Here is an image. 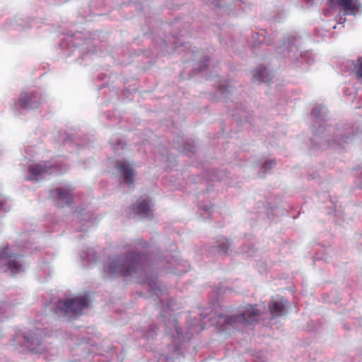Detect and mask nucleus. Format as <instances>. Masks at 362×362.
Wrapping results in <instances>:
<instances>
[{
	"instance_id": "obj_32",
	"label": "nucleus",
	"mask_w": 362,
	"mask_h": 362,
	"mask_svg": "<svg viewBox=\"0 0 362 362\" xmlns=\"http://www.w3.org/2000/svg\"><path fill=\"white\" fill-rule=\"evenodd\" d=\"M165 361H166V362H173L172 358L168 357V356L165 357Z\"/></svg>"
},
{
	"instance_id": "obj_31",
	"label": "nucleus",
	"mask_w": 362,
	"mask_h": 362,
	"mask_svg": "<svg viewBox=\"0 0 362 362\" xmlns=\"http://www.w3.org/2000/svg\"><path fill=\"white\" fill-rule=\"evenodd\" d=\"M337 28V24L334 23V25H329V27H327V28L329 29V28H332V29H335Z\"/></svg>"
},
{
	"instance_id": "obj_30",
	"label": "nucleus",
	"mask_w": 362,
	"mask_h": 362,
	"mask_svg": "<svg viewBox=\"0 0 362 362\" xmlns=\"http://www.w3.org/2000/svg\"><path fill=\"white\" fill-rule=\"evenodd\" d=\"M172 303H173L172 300H170L168 302V308L170 309V310H173V308H172V306H173Z\"/></svg>"
},
{
	"instance_id": "obj_17",
	"label": "nucleus",
	"mask_w": 362,
	"mask_h": 362,
	"mask_svg": "<svg viewBox=\"0 0 362 362\" xmlns=\"http://www.w3.org/2000/svg\"><path fill=\"white\" fill-rule=\"evenodd\" d=\"M349 65L353 67L351 74L362 81V55L358 57L356 62H348L347 66Z\"/></svg>"
},
{
	"instance_id": "obj_8",
	"label": "nucleus",
	"mask_w": 362,
	"mask_h": 362,
	"mask_svg": "<svg viewBox=\"0 0 362 362\" xmlns=\"http://www.w3.org/2000/svg\"><path fill=\"white\" fill-rule=\"evenodd\" d=\"M88 304L89 299L86 296L61 299L57 302L56 313L63 316L78 315Z\"/></svg>"
},
{
	"instance_id": "obj_12",
	"label": "nucleus",
	"mask_w": 362,
	"mask_h": 362,
	"mask_svg": "<svg viewBox=\"0 0 362 362\" xmlns=\"http://www.w3.org/2000/svg\"><path fill=\"white\" fill-rule=\"evenodd\" d=\"M133 211L143 218H150L153 214V203L147 197L140 198L133 204Z\"/></svg>"
},
{
	"instance_id": "obj_38",
	"label": "nucleus",
	"mask_w": 362,
	"mask_h": 362,
	"mask_svg": "<svg viewBox=\"0 0 362 362\" xmlns=\"http://www.w3.org/2000/svg\"><path fill=\"white\" fill-rule=\"evenodd\" d=\"M25 239V235H23L22 236V240H24Z\"/></svg>"
},
{
	"instance_id": "obj_33",
	"label": "nucleus",
	"mask_w": 362,
	"mask_h": 362,
	"mask_svg": "<svg viewBox=\"0 0 362 362\" xmlns=\"http://www.w3.org/2000/svg\"><path fill=\"white\" fill-rule=\"evenodd\" d=\"M76 51H78V50H77V49L74 47L73 49H71V52H70V53L66 54V53L65 52L64 54H66V55H69V54H71V53L75 52H76Z\"/></svg>"
},
{
	"instance_id": "obj_2",
	"label": "nucleus",
	"mask_w": 362,
	"mask_h": 362,
	"mask_svg": "<svg viewBox=\"0 0 362 362\" xmlns=\"http://www.w3.org/2000/svg\"><path fill=\"white\" fill-rule=\"evenodd\" d=\"M103 271L110 277H131L140 284H146L149 293L155 295L161 304L167 298L168 289L157 282V274L148 257L139 253L128 251L109 256L103 264Z\"/></svg>"
},
{
	"instance_id": "obj_15",
	"label": "nucleus",
	"mask_w": 362,
	"mask_h": 362,
	"mask_svg": "<svg viewBox=\"0 0 362 362\" xmlns=\"http://www.w3.org/2000/svg\"><path fill=\"white\" fill-rule=\"evenodd\" d=\"M288 301L284 298L271 300L269 308L272 317L284 315Z\"/></svg>"
},
{
	"instance_id": "obj_1",
	"label": "nucleus",
	"mask_w": 362,
	"mask_h": 362,
	"mask_svg": "<svg viewBox=\"0 0 362 362\" xmlns=\"http://www.w3.org/2000/svg\"><path fill=\"white\" fill-rule=\"evenodd\" d=\"M259 307L262 308L264 310H266L264 304L259 305ZM260 313L261 309L258 308L257 305H246L239 310L238 314L232 315L218 314L217 310L207 308L199 314L198 319L194 317L193 322L188 320L189 331L185 335H183L174 317L165 322V326L173 338L175 354L179 355L181 347L177 342L180 343L182 340L185 341V339L189 340V335L192 336L194 332L203 330L207 325H216L221 331H228L240 326L249 325L257 320Z\"/></svg>"
},
{
	"instance_id": "obj_28",
	"label": "nucleus",
	"mask_w": 362,
	"mask_h": 362,
	"mask_svg": "<svg viewBox=\"0 0 362 362\" xmlns=\"http://www.w3.org/2000/svg\"><path fill=\"white\" fill-rule=\"evenodd\" d=\"M70 42H72V38L68 37L61 45L62 49H64L66 45H69Z\"/></svg>"
},
{
	"instance_id": "obj_37",
	"label": "nucleus",
	"mask_w": 362,
	"mask_h": 362,
	"mask_svg": "<svg viewBox=\"0 0 362 362\" xmlns=\"http://www.w3.org/2000/svg\"><path fill=\"white\" fill-rule=\"evenodd\" d=\"M23 247L28 248V246L27 245V243H24L23 245Z\"/></svg>"
},
{
	"instance_id": "obj_21",
	"label": "nucleus",
	"mask_w": 362,
	"mask_h": 362,
	"mask_svg": "<svg viewBox=\"0 0 362 362\" xmlns=\"http://www.w3.org/2000/svg\"><path fill=\"white\" fill-rule=\"evenodd\" d=\"M343 91L349 100L352 101L356 98V91L352 86L344 87Z\"/></svg>"
},
{
	"instance_id": "obj_23",
	"label": "nucleus",
	"mask_w": 362,
	"mask_h": 362,
	"mask_svg": "<svg viewBox=\"0 0 362 362\" xmlns=\"http://www.w3.org/2000/svg\"><path fill=\"white\" fill-rule=\"evenodd\" d=\"M178 265H179L178 263L176 264V267H175V270L171 271V272H173L175 274H177V275H180L181 274L187 272L188 264L186 262L185 263V264H183L182 266V267L181 269H179Z\"/></svg>"
},
{
	"instance_id": "obj_4",
	"label": "nucleus",
	"mask_w": 362,
	"mask_h": 362,
	"mask_svg": "<svg viewBox=\"0 0 362 362\" xmlns=\"http://www.w3.org/2000/svg\"><path fill=\"white\" fill-rule=\"evenodd\" d=\"M69 169V165L62 158L52 159L49 161L30 163L28 166L26 180L38 181L54 173H62Z\"/></svg>"
},
{
	"instance_id": "obj_34",
	"label": "nucleus",
	"mask_w": 362,
	"mask_h": 362,
	"mask_svg": "<svg viewBox=\"0 0 362 362\" xmlns=\"http://www.w3.org/2000/svg\"><path fill=\"white\" fill-rule=\"evenodd\" d=\"M342 20H343V19H342V17H340V18H339V23H338V24H340V25H341V24H342V23L345 21V19H344V21H342Z\"/></svg>"
},
{
	"instance_id": "obj_36",
	"label": "nucleus",
	"mask_w": 362,
	"mask_h": 362,
	"mask_svg": "<svg viewBox=\"0 0 362 362\" xmlns=\"http://www.w3.org/2000/svg\"><path fill=\"white\" fill-rule=\"evenodd\" d=\"M168 315L167 311H165V313L163 315V317H165Z\"/></svg>"
},
{
	"instance_id": "obj_20",
	"label": "nucleus",
	"mask_w": 362,
	"mask_h": 362,
	"mask_svg": "<svg viewBox=\"0 0 362 362\" xmlns=\"http://www.w3.org/2000/svg\"><path fill=\"white\" fill-rule=\"evenodd\" d=\"M10 204L4 196L0 195V216L7 213L10 210Z\"/></svg>"
},
{
	"instance_id": "obj_35",
	"label": "nucleus",
	"mask_w": 362,
	"mask_h": 362,
	"mask_svg": "<svg viewBox=\"0 0 362 362\" xmlns=\"http://www.w3.org/2000/svg\"><path fill=\"white\" fill-rule=\"evenodd\" d=\"M30 235L32 236L31 238L34 239V238L37 235V234L36 233H33Z\"/></svg>"
},
{
	"instance_id": "obj_14",
	"label": "nucleus",
	"mask_w": 362,
	"mask_h": 362,
	"mask_svg": "<svg viewBox=\"0 0 362 362\" xmlns=\"http://www.w3.org/2000/svg\"><path fill=\"white\" fill-rule=\"evenodd\" d=\"M74 217L78 222V226L76 228L77 230H85L95 223L93 215L89 211H80L78 214H76Z\"/></svg>"
},
{
	"instance_id": "obj_3",
	"label": "nucleus",
	"mask_w": 362,
	"mask_h": 362,
	"mask_svg": "<svg viewBox=\"0 0 362 362\" xmlns=\"http://www.w3.org/2000/svg\"><path fill=\"white\" fill-rule=\"evenodd\" d=\"M314 119L313 134L312 142L320 148L325 149L330 146H342L351 139L350 131L348 129H334L329 127L326 128L325 123V107L322 105H316L312 110Z\"/></svg>"
},
{
	"instance_id": "obj_7",
	"label": "nucleus",
	"mask_w": 362,
	"mask_h": 362,
	"mask_svg": "<svg viewBox=\"0 0 362 362\" xmlns=\"http://www.w3.org/2000/svg\"><path fill=\"white\" fill-rule=\"evenodd\" d=\"M25 267L21 255L15 253L8 246L0 250V272L14 275L23 272Z\"/></svg>"
},
{
	"instance_id": "obj_18",
	"label": "nucleus",
	"mask_w": 362,
	"mask_h": 362,
	"mask_svg": "<svg viewBox=\"0 0 362 362\" xmlns=\"http://www.w3.org/2000/svg\"><path fill=\"white\" fill-rule=\"evenodd\" d=\"M230 245V244L228 240H227L225 238H221L217 242L216 247H217L218 252L222 253V254L227 253Z\"/></svg>"
},
{
	"instance_id": "obj_10",
	"label": "nucleus",
	"mask_w": 362,
	"mask_h": 362,
	"mask_svg": "<svg viewBox=\"0 0 362 362\" xmlns=\"http://www.w3.org/2000/svg\"><path fill=\"white\" fill-rule=\"evenodd\" d=\"M74 187L71 185H65L50 191L51 197L56 199L58 207L64 205L70 206L72 201V192Z\"/></svg>"
},
{
	"instance_id": "obj_11",
	"label": "nucleus",
	"mask_w": 362,
	"mask_h": 362,
	"mask_svg": "<svg viewBox=\"0 0 362 362\" xmlns=\"http://www.w3.org/2000/svg\"><path fill=\"white\" fill-rule=\"evenodd\" d=\"M115 168L123 182L131 185L134 182V171L131 164L126 160L115 162Z\"/></svg>"
},
{
	"instance_id": "obj_40",
	"label": "nucleus",
	"mask_w": 362,
	"mask_h": 362,
	"mask_svg": "<svg viewBox=\"0 0 362 362\" xmlns=\"http://www.w3.org/2000/svg\"><path fill=\"white\" fill-rule=\"evenodd\" d=\"M192 55H194V51H192Z\"/></svg>"
},
{
	"instance_id": "obj_27",
	"label": "nucleus",
	"mask_w": 362,
	"mask_h": 362,
	"mask_svg": "<svg viewBox=\"0 0 362 362\" xmlns=\"http://www.w3.org/2000/svg\"><path fill=\"white\" fill-rule=\"evenodd\" d=\"M226 176V173H223V172H217L215 175H214V177L218 180V181H221L223 180V177Z\"/></svg>"
},
{
	"instance_id": "obj_19",
	"label": "nucleus",
	"mask_w": 362,
	"mask_h": 362,
	"mask_svg": "<svg viewBox=\"0 0 362 362\" xmlns=\"http://www.w3.org/2000/svg\"><path fill=\"white\" fill-rule=\"evenodd\" d=\"M80 257L82 260L87 262L95 261L97 258L96 255L93 249L88 248L86 251L80 254Z\"/></svg>"
},
{
	"instance_id": "obj_16",
	"label": "nucleus",
	"mask_w": 362,
	"mask_h": 362,
	"mask_svg": "<svg viewBox=\"0 0 362 362\" xmlns=\"http://www.w3.org/2000/svg\"><path fill=\"white\" fill-rule=\"evenodd\" d=\"M272 79V74L264 66H259L252 71L254 82H269Z\"/></svg>"
},
{
	"instance_id": "obj_41",
	"label": "nucleus",
	"mask_w": 362,
	"mask_h": 362,
	"mask_svg": "<svg viewBox=\"0 0 362 362\" xmlns=\"http://www.w3.org/2000/svg\"><path fill=\"white\" fill-rule=\"evenodd\" d=\"M308 1H310V0H307Z\"/></svg>"
},
{
	"instance_id": "obj_6",
	"label": "nucleus",
	"mask_w": 362,
	"mask_h": 362,
	"mask_svg": "<svg viewBox=\"0 0 362 362\" xmlns=\"http://www.w3.org/2000/svg\"><path fill=\"white\" fill-rule=\"evenodd\" d=\"M48 101V95L42 90H32L21 93L19 98L14 102L16 110H36L41 108Z\"/></svg>"
},
{
	"instance_id": "obj_9",
	"label": "nucleus",
	"mask_w": 362,
	"mask_h": 362,
	"mask_svg": "<svg viewBox=\"0 0 362 362\" xmlns=\"http://www.w3.org/2000/svg\"><path fill=\"white\" fill-rule=\"evenodd\" d=\"M328 7L326 13L330 15L332 10L338 9L343 16L356 15L357 11L356 0H324Z\"/></svg>"
},
{
	"instance_id": "obj_26",
	"label": "nucleus",
	"mask_w": 362,
	"mask_h": 362,
	"mask_svg": "<svg viewBox=\"0 0 362 362\" xmlns=\"http://www.w3.org/2000/svg\"><path fill=\"white\" fill-rule=\"evenodd\" d=\"M202 64L199 66V71H202L207 66L206 63L209 62L208 57H204Z\"/></svg>"
},
{
	"instance_id": "obj_22",
	"label": "nucleus",
	"mask_w": 362,
	"mask_h": 362,
	"mask_svg": "<svg viewBox=\"0 0 362 362\" xmlns=\"http://www.w3.org/2000/svg\"><path fill=\"white\" fill-rule=\"evenodd\" d=\"M141 332L143 333L144 337H146L148 339H153L154 337L157 334L156 327L154 326H151L148 332L144 333L142 331Z\"/></svg>"
},
{
	"instance_id": "obj_25",
	"label": "nucleus",
	"mask_w": 362,
	"mask_h": 362,
	"mask_svg": "<svg viewBox=\"0 0 362 362\" xmlns=\"http://www.w3.org/2000/svg\"><path fill=\"white\" fill-rule=\"evenodd\" d=\"M275 165L274 161L273 160H267L263 165V168L265 170H269Z\"/></svg>"
},
{
	"instance_id": "obj_29",
	"label": "nucleus",
	"mask_w": 362,
	"mask_h": 362,
	"mask_svg": "<svg viewBox=\"0 0 362 362\" xmlns=\"http://www.w3.org/2000/svg\"><path fill=\"white\" fill-rule=\"evenodd\" d=\"M203 210L207 213L208 215L211 214L212 212V206H204L203 207Z\"/></svg>"
},
{
	"instance_id": "obj_39",
	"label": "nucleus",
	"mask_w": 362,
	"mask_h": 362,
	"mask_svg": "<svg viewBox=\"0 0 362 362\" xmlns=\"http://www.w3.org/2000/svg\"><path fill=\"white\" fill-rule=\"evenodd\" d=\"M246 252L248 253V255H252V254L250 252L247 251Z\"/></svg>"
},
{
	"instance_id": "obj_24",
	"label": "nucleus",
	"mask_w": 362,
	"mask_h": 362,
	"mask_svg": "<svg viewBox=\"0 0 362 362\" xmlns=\"http://www.w3.org/2000/svg\"><path fill=\"white\" fill-rule=\"evenodd\" d=\"M11 305L6 303H4L0 305V316L4 315L7 312V309L10 308Z\"/></svg>"
},
{
	"instance_id": "obj_5",
	"label": "nucleus",
	"mask_w": 362,
	"mask_h": 362,
	"mask_svg": "<svg viewBox=\"0 0 362 362\" xmlns=\"http://www.w3.org/2000/svg\"><path fill=\"white\" fill-rule=\"evenodd\" d=\"M299 39L294 37L284 40L276 49V52L284 57H288L292 62H305L310 64L314 61L313 55L310 52L299 51Z\"/></svg>"
},
{
	"instance_id": "obj_13",
	"label": "nucleus",
	"mask_w": 362,
	"mask_h": 362,
	"mask_svg": "<svg viewBox=\"0 0 362 362\" xmlns=\"http://www.w3.org/2000/svg\"><path fill=\"white\" fill-rule=\"evenodd\" d=\"M23 338L25 339V346L30 351L35 354H40L44 351L45 346L42 344V339L37 334L33 332L25 333Z\"/></svg>"
}]
</instances>
